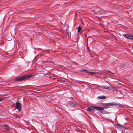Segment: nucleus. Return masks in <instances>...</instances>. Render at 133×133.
I'll return each instance as SVG.
<instances>
[{
    "label": "nucleus",
    "instance_id": "6e6552de",
    "mask_svg": "<svg viewBox=\"0 0 133 133\" xmlns=\"http://www.w3.org/2000/svg\"><path fill=\"white\" fill-rule=\"evenodd\" d=\"M98 98L100 99H104L106 98V97L104 96H100L98 97Z\"/></svg>",
    "mask_w": 133,
    "mask_h": 133
},
{
    "label": "nucleus",
    "instance_id": "7ed1b4c3",
    "mask_svg": "<svg viewBox=\"0 0 133 133\" xmlns=\"http://www.w3.org/2000/svg\"><path fill=\"white\" fill-rule=\"evenodd\" d=\"M16 109H17L19 111H20L21 109V104L20 103L16 102Z\"/></svg>",
    "mask_w": 133,
    "mask_h": 133
},
{
    "label": "nucleus",
    "instance_id": "2eb2a0df",
    "mask_svg": "<svg viewBox=\"0 0 133 133\" xmlns=\"http://www.w3.org/2000/svg\"><path fill=\"white\" fill-rule=\"evenodd\" d=\"M88 74H89L91 75V74H94V73L92 72H88Z\"/></svg>",
    "mask_w": 133,
    "mask_h": 133
},
{
    "label": "nucleus",
    "instance_id": "dca6fc26",
    "mask_svg": "<svg viewBox=\"0 0 133 133\" xmlns=\"http://www.w3.org/2000/svg\"><path fill=\"white\" fill-rule=\"evenodd\" d=\"M92 72L93 73H94V74H91L92 75H95V74H96V73L95 72Z\"/></svg>",
    "mask_w": 133,
    "mask_h": 133
},
{
    "label": "nucleus",
    "instance_id": "39448f33",
    "mask_svg": "<svg viewBox=\"0 0 133 133\" xmlns=\"http://www.w3.org/2000/svg\"><path fill=\"white\" fill-rule=\"evenodd\" d=\"M100 87H101L102 88H105L106 89H107L109 90H110L111 89V87H110V86H99Z\"/></svg>",
    "mask_w": 133,
    "mask_h": 133
},
{
    "label": "nucleus",
    "instance_id": "f03ea898",
    "mask_svg": "<svg viewBox=\"0 0 133 133\" xmlns=\"http://www.w3.org/2000/svg\"><path fill=\"white\" fill-rule=\"evenodd\" d=\"M123 36L127 39H133V35L129 34H124Z\"/></svg>",
    "mask_w": 133,
    "mask_h": 133
},
{
    "label": "nucleus",
    "instance_id": "f8f14e48",
    "mask_svg": "<svg viewBox=\"0 0 133 133\" xmlns=\"http://www.w3.org/2000/svg\"><path fill=\"white\" fill-rule=\"evenodd\" d=\"M81 71L83 72H87V70H86L85 69H82L81 70Z\"/></svg>",
    "mask_w": 133,
    "mask_h": 133
},
{
    "label": "nucleus",
    "instance_id": "20e7f679",
    "mask_svg": "<svg viewBox=\"0 0 133 133\" xmlns=\"http://www.w3.org/2000/svg\"><path fill=\"white\" fill-rule=\"evenodd\" d=\"M95 109H96L98 110L102 111L103 110L104 108V107H92Z\"/></svg>",
    "mask_w": 133,
    "mask_h": 133
},
{
    "label": "nucleus",
    "instance_id": "f3484780",
    "mask_svg": "<svg viewBox=\"0 0 133 133\" xmlns=\"http://www.w3.org/2000/svg\"><path fill=\"white\" fill-rule=\"evenodd\" d=\"M2 100V99H0V101H1Z\"/></svg>",
    "mask_w": 133,
    "mask_h": 133
},
{
    "label": "nucleus",
    "instance_id": "0eeeda50",
    "mask_svg": "<svg viewBox=\"0 0 133 133\" xmlns=\"http://www.w3.org/2000/svg\"><path fill=\"white\" fill-rule=\"evenodd\" d=\"M114 105V104L112 103H108L106 104V105L113 106Z\"/></svg>",
    "mask_w": 133,
    "mask_h": 133
},
{
    "label": "nucleus",
    "instance_id": "4468645a",
    "mask_svg": "<svg viewBox=\"0 0 133 133\" xmlns=\"http://www.w3.org/2000/svg\"><path fill=\"white\" fill-rule=\"evenodd\" d=\"M98 87H99V86H96L95 87H94V88H93V89H96L98 88Z\"/></svg>",
    "mask_w": 133,
    "mask_h": 133
},
{
    "label": "nucleus",
    "instance_id": "f257e3e1",
    "mask_svg": "<svg viewBox=\"0 0 133 133\" xmlns=\"http://www.w3.org/2000/svg\"><path fill=\"white\" fill-rule=\"evenodd\" d=\"M31 75H27L22 76L18 77H17L15 79V81H22L24 79L29 78L31 77Z\"/></svg>",
    "mask_w": 133,
    "mask_h": 133
},
{
    "label": "nucleus",
    "instance_id": "9b49d317",
    "mask_svg": "<svg viewBox=\"0 0 133 133\" xmlns=\"http://www.w3.org/2000/svg\"><path fill=\"white\" fill-rule=\"evenodd\" d=\"M78 32H79L82 29L81 27H80L79 26L78 27Z\"/></svg>",
    "mask_w": 133,
    "mask_h": 133
},
{
    "label": "nucleus",
    "instance_id": "a211bd4d",
    "mask_svg": "<svg viewBox=\"0 0 133 133\" xmlns=\"http://www.w3.org/2000/svg\"><path fill=\"white\" fill-rule=\"evenodd\" d=\"M82 24L83 25V23H82Z\"/></svg>",
    "mask_w": 133,
    "mask_h": 133
},
{
    "label": "nucleus",
    "instance_id": "ddd939ff",
    "mask_svg": "<svg viewBox=\"0 0 133 133\" xmlns=\"http://www.w3.org/2000/svg\"><path fill=\"white\" fill-rule=\"evenodd\" d=\"M91 108H88L87 110L89 111H91Z\"/></svg>",
    "mask_w": 133,
    "mask_h": 133
},
{
    "label": "nucleus",
    "instance_id": "9d476101",
    "mask_svg": "<svg viewBox=\"0 0 133 133\" xmlns=\"http://www.w3.org/2000/svg\"><path fill=\"white\" fill-rule=\"evenodd\" d=\"M5 128L7 130H8L9 129V127L8 125H5Z\"/></svg>",
    "mask_w": 133,
    "mask_h": 133
},
{
    "label": "nucleus",
    "instance_id": "1a4fd4ad",
    "mask_svg": "<svg viewBox=\"0 0 133 133\" xmlns=\"http://www.w3.org/2000/svg\"><path fill=\"white\" fill-rule=\"evenodd\" d=\"M110 87H111V89L110 90H113V91H117V90L114 87H112L111 86H110Z\"/></svg>",
    "mask_w": 133,
    "mask_h": 133
},
{
    "label": "nucleus",
    "instance_id": "423d86ee",
    "mask_svg": "<svg viewBox=\"0 0 133 133\" xmlns=\"http://www.w3.org/2000/svg\"><path fill=\"white\" fill-rule=\"evenodd\" d=\"M115 127L116 128H118L119 127H123V126L118 123H117L115 125Z\"/></svg>",
    "mask_w": 133,
    "mask_h": 133
}]
</instances>
